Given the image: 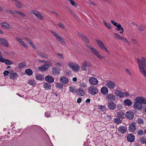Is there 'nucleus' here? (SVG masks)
<instances>
[{
    "label": "nucleus",
    "mask_w": 146,
    "mask_h": 146,
    "mask_svg": "<svg viewBox=\"0 0 146 146\" xmlns=\"http://www.w3.org/2000/svg\"><path fill=\"white\" fill-rule=\"evenodd\" d=\"M141 59H137L139 68L143 76L146 78V58L141 57Z\"/></svg>",
    "instance_id": "1"
},
{
    "label": "nucleus",
    "mask_w": 146,
    "mask_h": 146,
    "mask_svg": "<svg viewBox=\"0 0 146 146\" xmlns=\"http://www.w3.org/2000/svg\"><path fill=\"white\" fill-rule=\"evenodd\" d=\"M87 46L90 49L91 51L95 56L100 59H102L104 58L101 56L99 52L96 48H94L90 45H87Z\"/></svg>",
    "instance_id": "2"
},
{
    "label": "nucleus",
    "mask_w": 146,
    "mask_h": 146,
    "mask_svg": "<svg viewBox=\"0 0 146 146\" xmlns=\"http://www.w3.org/2000/svg\"><path fill=\"white\" fill-rule=\"evenodd\" d=\"M96 42L97 43L99 47L102 50H104L107 52L108 54H110V53L108 49L105 46L103 42L100 39H97Z\"/></svg>",
    "instance_id": "3"
},
{
    "label": "nucleus",
    "mask_w": 146,
    "mask_h": 146,
    "mask_svg": "<svg viewBox=\"0 0 146 146\" xmlns=\"http://www.w3.org/2000/svg\"><path fill=\"white\" fill-rule=\"evenodd\" d=\"M98 89L94 86H91L88 88V92L91 95L94 96L98 93Z\"/></svg>",
    "instance_id": "4"
},
{
    "label": "nucleus",
    "mask_w": 146,
    "mask_h": 146,
    "mask_svg": "<svg viewBox=\"0 0 146 146\" xmlns=\"http://www.w3.org/2000/svg\"><path fill=\"white\" fill-rule=\"evenodd\" d=\"M111 23L115 26L116 27L115 30L116 31H119L121 30V31L119 32L120 34L123 33L124 32V29L121 26L120 23H118L113 20L111 21Z\"/></svg>",
    "instance_id": "5"
},
{
    "label": "nucleus",
    "mask_w": 146,
    "mask_h": 146,
    "mask_svg": "<svg viewBox=\"0 0 146 146\" xmlns=\"http://www.w3.org/2000/svg\"><path fill=\"white\" fill-rule=\"evenodd\" d=\"M52 62H49L48 64H45L38 68V70L42 72H44L48 70L50 67L52 66Z\"/></svg>",
    "instance_id": "6"
},
{
    "label": "nucleus",
    "mask_w": 146,
    "mask_h": 146,
    "mask_svg": "<svg viewBox=\"0 0 146 146\" xmlns=\"http://www.w3.org/2000/svg\"><path fill=\"white\" fill-rule=\"evenodd\" d=\"M51 32L52 33L54 37L59 41H60L61 43L63 45H65L66 42L56 32L51 31Z\"/></svg>",
    "instance_id": "7"
},
{
    "label": "nucleus",
    "mask_w": 146,
    "mask_h": 146,
    "mask_svg": "<svg viewBox=\"0 0 146 146\" xmlns=\"http://www.w3.org/2000/svg\"><path fill=\"white\" fill-rule=\"evenodd\" d=\"M135 102L134 103L133 106L134 108L138 110H141L143 108V105L138 101L135 98Z\"/></svg>",
    "instance_id": "8"
},
{
    "label": "nucleus",
    "mask_w": 146,
    "mask_h": 146,
    "mask_svg": "<svg viewBox=\"0 0 146 146\" xmlns=\"http://www.w3.org/2000/svg\"><path fill=\"white\" fill-rule=\"evenodd\" d=\"M78 35L83 41L86 43H88L89 42V40L86 35H83L80 32L78 33Z\"/></svg>",
    "instance_id": "9"
},
{
    "label": "nucleus",
    "mask_w": 146,
    "mask_h": 146,
    "mask_svg": "<svg viewBox=\"0 0 146 146\" xmlns=\"http://www.w3.org/2000/svg\"><path fill=\"white\" fill-rule=\"evenodd\" d=\"M106 86L110 90L114 89L115 86V82L110 81H106Z\"/></svg>",
    "instance_id": "10"
},
{
    "label": "nucleus",
    "mask_w": 146,
    "mask_h": 146,
    "mask_svg": "<svg viewBox=\"0 0 146 146\" xmlns=\"http://www.w3.org/2000/svg\"><path fill=\"white\" fill-rule=\"evenodd\" d=\"M89 83L92 85L95 86L98 84V82L97 79L94 77H90L89 79Z\"/></svg>",
    "instance_id": "11"
},
{
    "label": "nucleus",
    "mask_w": 146,
    "mask_h": 146,
    "mask_svg": "<svg viewBox=\"0 0 146 146\" xmlns=\"http://www.w3.org/2000/svg\"><path fill=\"white\" fill-rule=\"evenodd\" d=\"M136 123L133 122L132 124H130L129 126V132L133 133L136 130Z\"/></svg>",
    "instance_id": "12"
},
{
    "label": "nucleus",
    "mask_w": 146,
    "mask_h": 146,
    "mask_svg": "<svg viewBox=\"0 0 146 146\" xmlns=\"http://www.w3.org/2000/svg\"><path fill=\"white\" fill-rule=\"evenodd\" d=\"M106 98V100L110 102H113L115 100V96L111 94H107Z\"/></svg>",
    "instance_id": "13"
},
{
    "label": "nucleus",
    "mask_w": 146,
    "mask_h": 146,
    "mask_svg": "<svg viewBox=\"0 0 146 146\" xmlns=\"http://www.w3.org/2000/svg\"><path fill=\"white\" fill-rule=\"evenodd\" d=\"M15 39L22 46H24L26 48H28V46L22 40V39L19 37H16Z\"/></svg>",
    "instance_id": "14"
},
{
    "label": "nucleus",
    "mask_w": 146,
    "mask_h": 146,
    "mask_svg": "<svg viewBox=\"0 0 146 146\" xmlns=\"http://www.w3.org/2000/svg\"><path fill=\"white\" fill-rule=\"evenodd\" d=\"M32 13L35 15L37 18L41 20L43 19V17L41 13L38 11L32 10Z\"/></svg>",
    "instance_id": "15"
},
{
    "label": "nucleus",
    "mask_w": 146,
    "mask_h": 146,
    "mask_svg": "<svg viewBox=\"0 0 146 146\" xmlns=\"http://www.w3.org/2000/svg\"><path fill=\"white\" fill-rule=\"evenodd\" d=\"M77 94L80 96H83L85 95L84 90L82 88H79L74 91Z\"/></svg>",
    "instance_id": "16"
},
{
    "label": "nucleus",
    "mask_w": 146,
    "mask_h": 146,
    "mask_svg": "<svg viewBox=\"0 0 146 146\" xmlns=\"http://www.w3.org/2000/svg\"><path fill=\"white\" fill-rule=\"evenodd\" d=\"M45 80L46 81L50 83H53L54 81V78L50 75L46 76L45 77Z\"/></svg>",
    "instance_id": "17"
},
{
    "label": "nucleus",
    "mask_w": 146,
    "mask_h": 146,
    "mask_svg": "<svg viewBox=\"0 0 146 146\" xmlns=\"http://www.w3.org/2000/svg\"><path fill=\"white\" fill-rule=\"evenodd\" d=\"M0 42L6 47L9 46L7 40L5 38H0Z\"/></svg>",
    "instance_id": "18"
},
{
    "label": "nucleus",
    "mask_w": 146,
    "mask_h": 146,
    "mask_svg": "<svg viewBox=\"0 0 146 146\" xmlns=\"http://www.w3.org/2000/svg\"><path fill=\"white\" fill-rule=\"evenodd\" d=\"M125 115L126 117L129 119H132L134 117V114L133 112L131 111H127Z\"/></svg>",
    "instance_id": "19"
},
{
    "label": "nucleus",
    "mask_w": 146,
    "mask_h": 146,
    "mask_svg": "<svg viewBox=\"0 0 146 146\" xmlns=\"http://www.w3.org/2000/svg\"><path fill=\"white\" fill-rule=\"evenodd\" d=\"M127 140L131 142H133L135 139V136L132 134H129L127 135Z\"/></svg>",
    "instance_id": "20"
},
{
    "label": "nucleus",
    "mask_w": 146,
    "mask_h": 146,
    "mask_svg": "<svg viewBox=\"0 0 146 146\" xmlns=\"http://www.w3.org/2000/svg\"><path fill=\"white\" fill-rule=\"evenodd\" d=\"M136 98L142 105L146 104V99L143 96L137 97Z\"/></svg>",
    "instance_id": "21"
},
{
    "label": "nucleus",
    "mask_w": 146,
    "mask_h": 146,
    "mask_svg": "<svg viewBox=\"0 0 146 146\" xmlns=\"http://www.w3.org/2000/svg\"><path fill=\"white\" fill-rule=\"evenodd\" d=\"M107 106L108 108L110 110H114L116 107L115 104L113 102H110L108 103Z\"/></svg>",
    "instance_id": "22"
},
{
    "label": "nucleus",
    "mask_w": 146,
    "mask_h": 146,
    "mask_svg": "<svg viewBox=\"0 0 146 146\" xmlns=\"http://www.w3.org/2000/svg\"><path fill=\"white\" fill-rule=\"evenodd\" d=\"M9 76L11 79H17V78H18L19 76L16 72H14L13 71H12L10 72Z\"/></svg>",
    "instance_id": "23"
},
{
    "label": "nucleus",
    "mask_w": 146,
    "mask_h": 146,
    "mask_svg": "<svg viewBox=\"0 0 146 146\" xmlns=\"http://www.w3.org/2000/svg\"><path fill=\"white\" fill-rule=\"evenodd\" d=\"M101 93L104 95H107L108 93V90L106 86H103L101 89Z\"/></svg>",
    "instance_id": "24"
},
{
    "label": "nucleus",
    "mask_w": 146,
    "mask_h": 146,
    "mask_svg": "<svg viewBox=\"0 0 146 146\" xmlns=\"http://www.w3.org/2000/svg\"><path fill=\"white\" fill-rule=\"evenodd\" d=\"M116 96L120 98H123L124 97V93L123 92L119 90H117L115 92Z\"/></svg>",
    "instance_id": "25"
},
{
    "label": "nucleus",
    "mask_w": 146,
    "mask_h": 146,
    "mask_svg": "<svg viewBox=\"0 0 146 146\" xmlns=\"http://www.w3.org/2000/svg\"><path fill=\"white\" fill-rule=\"evenodd\" d=\"M118 131L120 133L122 134L125 133L127 131V128L124 126H120L118 129Z\"/></svg>",
    "instance_id": "26"
},
{
    "label": "nucleus",
    "mask_w": 146,
    "mask_h": 146,
    "mask_svg": "<svg viewBox=\"0 0 146 146\" xmlns=\"http://www.w3.org/2000/svg\"><path fill=\"white\" fill-rule=\"evenodd\" d=\"M60 82L63 84H68V78L65 77H62L60 79Z\"/></svg>",
    "instance_id": "27"
},
{
    "label": "nucleus",
    "mask_w": 146,
    "mask_h": 146,
    "mask_svg": "<svg viewBox=\"0 0 146 146\" xmlns=\"http://www.w3.org/2000/svg\"><path fill=\"white\" fill-rule=\"evenodd\" d=\"M50 83L47 82L45 83L43 85V87L47 90H50L51 88V85Z\"/></svg>",
    "instance_id": "28"
},
{
    "label": "nucleus",
    "mask_w": 146,
    "mask_h": 146,
    "mask_svg": "<svg viewBox=\"0 0 146 146\" xmlns=\"http://www.w3.org/2000/svg\"><path fill=\"white\" fill-rule=\"evenodd\" d=\"M0 62L4 63L7 65H10L13 64L12 62L10 60L8 59H5L3 58Z\"/></svg>",
    "instance_id": "29"
},
{
    "label": "nucleus",
    "mask_w": 146,
    "mask_h": 146,
    "mask_svg": "<svg viewBox=\"0 0 146 146\" xmlns=\"http://www.w3.org/2000/svg\"><path fill=\"white\" fill-rule=\"evenodd\" d=\"M123 103L125 105L127 106H130L132 104L131 100L129 99L125 100L123 101Z\"/></svg>",
    "instance_id": "30"
},
{
    "label": "nucleus",
    "mask_w": 146,
    "mask_h": 146,
    "mask_svg": "<svg viewBox=\"0 0 146 146\" xmlns=\"http://www.w3.org/2000/svg\"><path fill=\"white\" fill-rule=\"evenodd\" d=\"M1 27L6 29H9L10 28V25L6 22H3L1 24Z\"/></svg>",
    "instance_id": "31"
},
{
    "label": "nucleus",
    "mask_w": 146,
    "mask_h": 146,
    "mask_svg": "<svg viewBox=\"0 0 146 146\" xmlns=\"http://www.w3.org/2000/svg\"><path fill=\"white\" fill-rule=\"evenodd\" d=\"M52 73L55 75H58L60 73V70L58 68L54 67L52 68Z\"/></svg>",
    "instance_id": "32"
},
{
    "label": "nucleus",
    "mask_w": 146,
    "mask_h": 146,
    "mask_svg": "<svg viewBox=\"0 0 146 146\" xmlns=\"http://www.w3.org/2000/svg\"><path fill=\"white\" fill-rule=\"evenodd\" d=\"M98 109L102 111H104L106 110V107L105 105L98 106Z\"/></svg>",
    "instance_id": "33"
},
{
    "label": "nucleus",
    "mask_w": 146,
    "mask_h": 146,
    "mask_svg": "<svg viewBox=\"0 0 146 146\" xmlns=\"http://www.w3.org/2000/svg\"><path fill=\"white\" fill-rule=\"evenodd\" d=\"M25 72L26 74L29 76H31L33 74V71L30 69H27L25 70Z\"/></svg>",
    "instance_id": "34"
},
{
    "label": "nucleus",
    "mask_w": 146,
    "mask_h": 146,
    "mask_svg": "<svg viewBox=\"0 0 146 146\" xmlns=\"http://www.w3.org/2000/svg\"><path fill=\"white\" fill-rule=\"evenodd\" d=\"M26 66V63L25 62L19 63L17 66V67L18 68L22 69L24 68Z\"/></svg>",
    "instance_id": "35"
},
{
    "label": "nucleus",
    "mask_w": 146,
    "mask_h": 146,
    "mask_svg": "<svg viewBox=\"0 0 146 146\" xmlns=\"http://www.w3.org/2000/svg\"><path fill=\"white\" fill-rule=\"evenodd\" d=\"M35 78L36 80L40 81L43 80L44 79V77L41 74H38L36 75Z\"/></svg>",
    "instance_id": "36"
},
{
    "label": "nucleus",
    "mask_w": 146,
    "mask_h": 146,
    "mask_svg": "<svg viewBox=\"0 0 146 146\" xmlns=\"http://www.w3.org/2000/svg\"><path fill=\"white\" fill-rule=\"evenodd\" d=\"M80 67L78 65L76 64H74V71L77 72L80 70Z\"/></svg>",
    "instance_id": "37"
},
{
    "label": "nucleus",
    "mask_w": 146,
    "mask_h": 146,
    "mask_svg": "<svg viewBox=\"0 0 146 146\" xmlns=\"http://www.w3.org/2000/svg\"><path fill=\"white\" fill-rule=\"evenodd\" d=\"M87 67V61H84L82 64V66L81 67V69L82 70L86 71Z\"/></svg>",
    "instance_id": "38"
},
{
    "label": "nucleus",
    "mask_w": 146,
    "mask_h": 146,
    "mask_svg": "<svg viewBox=\"0 0 146 146\" xmlns=\"http://www.w3.org/2000/svg\"><path fill=\"white\" fill-rule=\"evenodd\" d=\"M103 23L106 27L109 29H112L111 25L110 23H107L105 20L103 21Z\"/></svg>",
    "instance_id": "39"
},
{
    "label": "nucleus",
    "mask_w": 146,
    "mask_h": 146,
    "mask_svg": "<svg viewBox=\"0 0 146 146\" xmlns=\"http://www.w3.org/2000/svg\"><path fill=\"white\" fill-rule=\"evenodd\" d=\"M16 2L15 3L16 6L18 8H21L22 7V3L17 1L15 0Z\"/></svg>",
    "instance_id": "40"
},
{
    "label": "nucleus",
    "mask_w": 146,
    "mask_h": 146,
    "mask_svg": "<svg viewBox=\"0 0 146 146\" xmlns=\"http://www.w3.org/2000/svg\"><path fill=\"white\" fill-rule=\"evenodd\" d=\"M117 116L120 118H123L124 116V113L121 111H119L117 113Z\"/></svg>",
    "instance_id": "41"
},
{
    "label": "nucleus",
    "mask_w": 146,
    "mask_h": 146,
    "mask_svg": "<svg viewBox=\"0 0 146 146\" xmlns=\"http://www.w3.org/2000/svg\"><path fill=\"white\" fill-rule=\"evenodd\" d=\"M80 86L81 88H87V86L86 83L84 82H80Z\"/></svg>",
    "instance_id": "42"
},
{
    "label": "nucleus",
    "mask_w": 146,
    "mask_h": 146,
    "mask_svg": "<svg viewBox=\"0 0 146 146\" xmlns=\"http://www.w3.org/2000/svg\"><path fill=\"white\" fill-rule=\"evenodd\" d=\"M28 83L31 86H35L36 85V83L35 80L33 79L29 80Z\"/></svg>",
    "instance_id": "43"
},
{
    "label": "nucleus",
    "mask_w": 146,
    "mask_h": 146,
    "mask_svg": "<svg viewBox=\"0 0 146 146\" xmlns=\"http://www.w3.org/2000/svg\"><path fill=\"white\" fill-rule=\"evenodd\" d=\"M120 39L122 41H123L124 42L127 43L128 45H130V42L128 41L127 39L125 38V37L121 36Z\"/></svg>",
    "instance_id": "44"
},
{
    "label": "nucleus",
    "mask_w": 146,
    "mask_h": 146,
    "mask_svg": "<svg viewBox=\"0 0 146 146\" xmlns=\"http://www.w3.org/2000/svg\"><path fill=\"white\" fill-rule=\"evenodd\" d=\"M38 54L42 57L47 58L48 57V55L45 53L40 52Z\"/></svg>",
    "instance_id": "45"
},
{
    "label": "nucleus",
    "mask_w": 146,
    "mask_h": 146,
    "mask_svg": "<svg viewBox=\"0 0 146 146\" xmlns=\"http://www.w3.org/2000/svg\"><path fill=\"white\" fill-rule=\"evenodd\" d=\"M140 141L141 143L142 144H143L145 143H146V139L144 137H141L140 138Z\"/></svg>",
    "instance_id": "46"
},
{
    "label": "nucleus",
    "mask_w": 146,
    "mask_h": 146,
    "mask_svg": "<svg viewBox=\"0 0 146 146\" xmlns=\"http://www.w3.org/2000/svg\"><path fill=\"white\" fill-rule=\"evenodd\" d=\"M114 122L117 124H119L121 122V120L118 118H115L114 119Z\"/></svg>",
    "instance_id": "47"
},
{
    "label": "nucleus",
    "mask_w": 146,
    "mask_h": 146,
    "mask_svg": "<svg viewBox=\"0 0 146 146\" xmlns=\"http://www.w3.org/2000/svg\"><path fill=\"white\" fill-rule=\"evenodd\" d=\"M146 27L143 25H141L138 27V30L140 31H143L146 29Z\"/></svg>",
    "instance_id": "48"
},
{
    "label": "nucleus",
    "mask_w": 146,
    "mask_h": 146,
    "mask_svg": "<svg viewBox=\"0 0 146 146\" xmlns=\"http://www.w3.org/2000/svg\"><path fill=\"white\" fill-rule=\"evenodd\" d=\"M56 88L60 89H63V85L59 83H56Z\"/></svg>",
    "instance_id": "49"
},
{
    "label": "nucleus",
    "mask_w": 146,
    "mask_h": 146,
    "mask_svg": "<svg viewBox=\"0 0 146 146\" xmlns=\"http://www.w3.org/2000/svg\"><path fill=\"white\" fill-rule=\"evenodd\" d=\"M144 133V131L141 129L137 131V134L139 136L142 135Z\"/></svg>",
    "instance_id": "50"
},
{
    "label": "nucleus",
    "mask_w": 146,
    "mask_h": 146,
    "mask_svg": "<svg viewBox=\"0 0 146 146\" xmlns=\"http://www.w3.org/2000/svg\"><path fill=\"white\" fill-rule=\"evenodd\" d=\"M137 122L139 124H143L144 121L143 119L141 118H138L137 120Z\"/></svg>",
    "instance_id": "51"
},
{
    "label": "nucleus",
    "mask_w": 146,
    "mask_h": 146,
    "mask_svg": "<svg viewBox=\"0 0 146 146\" xmlns=\"http://www.w3.org/2000/svg\"><path fill=\"white\" fill-rule=\"evenodd\" d=\"M114 35L115 36V38H117V39H120L121 36L116 33H114Z\"/></svg>",
    "instance_id": "52"
},
{
    "label": "nucleus",
    "mask_w": 146,
    "mask_h": 146,
    "mask_svg": "<svg viewBox=\"0 0 146 146\" xmlns=\"http://www.w3.org/2000/svg\"><path fill=\"white\" fill-rule=\"evenodd\" d=\"M45 115L46 117H49L50 116V112L49 111H46L45 113Z\"/></svg>",
    "instance_id": "53"
},
{
    "label": "nucleus",
    "mask_w": 146,
    "mask_h": 146,
    "mask_svg": "<svg viewBox=\"0 0 146 146\" xmlns=\"http://www.w3.org/2000/svg\"><path fill=\"white\" fill-rule=\"evenodd\" d=\"M58 24L60 28L62 29L65 28V27L63 24L61 23H58Z\"/></svg>",
    "instance_id": "54"
},
{
    "label": "nucleus",
    "mask_w": 146,
    "mask_h": 146,
    "mask_svg": "<svg viewBox=\"0 0 146 146\" xmlns=\"http://www.w3.org/2000/svg\"><path fill=\"white\" fill-rule=\"evenodd\" d=\"M9 73V72L8 71L5 70L3 73L4 76H5L8 75Z\"/></svg>",
    "instance_id": "55"
},
{
    "label": "nucleus",
    "mask_w": 146,
    "mask_h": 146,
    "mask_svg": "<svg viewBox=\"0 0 146 146\" xmlns=\"http://www.w3.org/2000/svg\"><path fill=\"white\" fill-rule=\"evenodd\" d=\"M125 71L129 75H131V74L128 68H126L125 69Z\"/></svg>",
    "instance_id": "56"
},
{
    "label": "nucleus",
    "mask_w": 146,
    "mask_h": 146,
    "mask_svg": "<svg viewBox=\"0 0 146 146\" xmlns=\"http://www.w3.org/2000/svg\"><path fill=\"white\" fill-rule=\"evenodd\" d=\"M57 56H59V57L62 59H64V57L63 54H62L58 53L57 54Z\"/></svg>",
    "instance_id": "57"
},
{
    "label": "nucleus",
    "mask_w": 146,
    "mask_h": 146,
    "mask_svg": "<svg viewBox=\"0 0 146 146\" xmlns=\"http://www.w3.org/2000/svg\"><path fill=\"white\" fill-rule=\"evenodd\" d=\"M66 9L67 11H68L72 15L73 13L72 12V11L71 10V9L67 7H66Z\"/></svg>",
    "instance_id": "58"
},
{
    "label": "nucleus",
    "mask_w": 146,
    "mask_h": 146,
    "mask_svg": "<svg viewBox=\"0 0 146 146\" xmlns=\"http://www.w3.org/2000/svg\"><path fill=\"white\" fill-rule=\"evenodd\" d=\"M41 62H42V63H46V64H48L49 63V62H51L50 61H47L45 60H41Z\"/></svg>",
    "instance_id": "59"
},
{
    "label": "nucleus",
    "mask_w": 146,
    "mask_h": 146,
    "mask_svg": "<svg viewBox=\"0 0 146 146\" xmlns=\"http://www.w3.org/2000/svg\"><path fill=\"white\" fill-rule=\"evenodd\" d=\"M106 118L109 121H111V117L110 115H107L106 116Z\"/></svg>",
    "instance_id": "60"
},
{
    "label": "nucleus",
    "mask_w": 146,
    "mask_h": 146,
    "mask_svg": "<svg viewBox=\"0 0 146 146\" xmlns=\"http://www.w3.org/2000/svg\"><path fill=\"white\" fill-rule=\"evenodd\" d=\"M19 14L22 17H25L26 16L25 14L21 12H19Z\"/></svg>",
    "instance_id": "61"
},
{
    "label": "nucleus",
    "mask_w": 146,
    "mask_h": 146,
    "mask_svg": "<svg viewBox=\"0 0 146 146\" xmlns=\"http://www.w3.org/2000/svg\"><path fill=\"white\" fill-rule=\"evenodd\" d=\"M69 66L73 70V64L72 62H69L68 64Z\"/></svg>",
    "instance_id": "62"
},
{
    "label": "nucleus",
    "mask_w": 146,
    "mask_h": 146,
    "mask_svg": "<svg viewBox=\"0 0 146 146\" xmlns=\"http://www.w3.org/2000/svg\"><path fill=\"white\" fill-rule=\"evenodd\" d=\"M89 2L90 4L93 5L94 6H97V4H96L95 3L91 1V0L89 1Z\"/></svg>",
    "instance_id": "63"
},
{
    "label": "nucleus",
    "mask_w": 146,
    "mask_h": 146,
    "mask_svg": "<svg viewBox=\"0 0 146 146\" xmlns=\"http://www.w3.org/2000/svg\"><path fill=\"white\" fill-rule=\"evenodd\" d=\"M30 45H31V46L34 49H36V46L33 43V42H31V43L30 44Z\"/></svg>",
    "instance_id": "64"
}]
</instances>
